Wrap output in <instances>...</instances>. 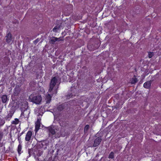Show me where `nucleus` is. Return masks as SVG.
Returning a JSON list of instances; mask_svg holds the SVG:
<instances>
[{
  "label": "nucleus",
  "mask_w": 161,
  "mask_h": 161,
  "mask_svg": "<svg viewBox=\"0 0 161 161\" xmlns=\"http://www.w3.org/2000/svg\"><path fill=\"white\" fill-rule=\"evenodd\" d=\"M60 84V80L57 77H54L51 80L48 90V92L51 94H56L58 86Z\"/></svg>",
  "instance_id": "obj_1"
},
{
  "label": "nucleus",
  "mask_w": 161,
  "mask_h": 161,
  "mask_svg": "<svg viewBox=\"0 0 161 161\" xmlns=\"http://www.w3.org/2000/svg\"><path fill=\"white\" fill-rule=\"evenodd\" d=\"M100 130L96 134L93 139V143L92 144V147H98L100 144L103 139V132Z\"/></svg>",
  "instance_id": "obj_2"
},
{
  "label": "nucleus",
  "mask_w": 161,
  "mask_h": 161,
  "mask_svg": "<svg viewBox=\"0 0 161 161\" xmlns=\"http://www.w3.org/2000/svg\"><path fill=\"white\" fill-rule=\"evenodd\" d=\"M19 104V102H13L12 103L9 104V106L10 107L12 106V107L7 116V119L8 118H10L12 117L14 113L15 109L20 107Z\"/></svg>",
  "instance_id": "obj_3"
},
{
  "label": "nucleus",
  "mask_w": 161,
  "mask_h": 161,
  "mask_svg": "<svg viewBox=\"0 0 161 161\" xmlns=\"http://www.w3.org/2000/svg\"><path fill=\"white\" fill-rule=\"evenodd\" d=\"M99 46L97 42L91 40L87 45L88 49L90 51L97 49Z\"/></svg>",
  "instance_id": "obj_4"
},
{
  "label": "nucleus",
  "mask_w": 161,
  "mask_h": 161,
  "mask_svg": "<svg viewBox=\"0 0 161 161\" xmlns=\"http://www.w3.org/2000/svg\"><path fill=\"white\" fill-rule=\"evenodd\" d=\"M31 96L29 97L31 101L36 104H39L42 101V97L40 96H34L31 98Z\"/></svg>",
  "instance_id": "obj_5"
},
{
  "label": "nucleus",
  "mask_w": 161,
  "mask_h": 161,
  "mask_svg": "<svg viewBox=\"0 0 161 161\" xmlns=\"http://www.w3.org/2000/svg\"><path fill=\"white\" fill-rule=\"evenodd\" d=\"M63 40V38L61 37L57 38L55 37H52L50 39L49 42L51 44H53L56 42L62 41Z\"/></svg>",
  "instance_id": "obj_6"
},
{
  "label": "nucleus",
  "mask_w": 161,
  "mask_h": 161,
  "mask_svg": "<svg viewBox=\"0 0 161 161\" xmlns=\"http://www.w3.org/2000/svg\"><path fill=\"white\" fill-rule=\"evenodd\" d=\"M5 37L6 38V42L8 43L11 44L13 42L14 39L12 37L11 33H8Z\"/></svg>",
  "instance_id": "obj_7"
},
{
  "label": "nucleus",
  "mask_w": 161,
  "mask_h": 161,
  "mask_svg": "<svg viewBox=\"0 0 161 161\" xmlns=\"http://www.w3.org/2000/svg\"><path fill=\"white\" fill-rule=\"evenodd\" d=\"M81 58V63L84 62L85 64H87L88 62V56L87 54H85L82 55Z\"/></svg>",
  "instance_id": "obj_8"
},
{
  "label": "nucleus",
  "mask_w": 161,
  "mask_h": 161,
  "mask_svg": "<svg viewBox=\"0 0 161 161\" xmlns=\"http://www.w3.org/2000/svg\"><path fill=\"white\" fill-rule=\"evenodd\" d=\"M90 128V126L88 125H85L84 128V133L85 136L82 137L83 139H84L87 135L88 132Z\"/></svg>",
  "instance_id": "obj_9"
},
{
  "label": "nucleus",
  "mask_w": 161,
  "mask_h": 161,
  "mask_svg": "<svg viewBox=\"0 0 161 161\" xmlns=\"http://www.w3.org/2000/svg\"><path fill=\"white\" fill-rule=\"evenodd\" d=\"M32 132L31 131H28L25 137V141H30L32 136Z\"/></svg>",
  "instance_id": "obj_10"
},
{
  "label": "nucleus",
  "mask_w": 161,
  "mask_h": 161,
  "mask_svg": "<svg viewBox=\"0 0 161 161\" xmlns=\"http://www.w3.org/2000/svg\"><path fill=\"white\" fill-rule=\"evenodd\" d=\"M40 121L39 119H37L36 122L35 123V131L36 132L39 130L40 126Z\"/></svg>",
  "instance_id": "obj_11"
},
{
  "label": "nucleus",
  "mask_w": 161,
  "mask_h": 161,
  "mask_svg": "<svg viewBox=\"0 0 161 161\" xmlns=\"http://www.w3.org/2000/svg\"><path fill=\"white\" fill-rule=\"evenodd\" d=\"M152 81L153 80H150L145 82L143 84L144 87L147 89L150 88Z\"/></svg>",
  "instance_id": "obj_12"
},
{
  "label": "nucleus",
  "mask_w": 161,
  "mask_h": 161,
  "mask_svg": "<svg viewBox=\"0 0 161 161\" xmlns=\"http://www.w3.org/2000/svg\"><path fill=\"white\" fill-rule=\"evenodd\" d=\"M137 78L136 77L135 75L134 76V77L132 78L130 80V82L131 84H136L138 81Z\"/></svg>",
  "instance_id": "obj_13"
},
{
  "label": "nucleus",
  "mask_w": 161,
  "mask_h": 161,
  "mask_svg": "<svg viewBox=\"0 0 161 161\" xmlns=\"http://www.w3.org/2000/svg\"><path fill=\"white\" fill-rule=\"evenodd\" d=\"M48 129L49 132L52 135H54L55 133L54 128L53 127H49L48 128Z\"/></svg>",
  "instance_id": "obj_14"
},
{
  "label": "nucleus",
  "mask_w": 161,
  "mask_h": 161,
  "mask_svg": "<svg viewBox=\"0 0 161 161\" xmlns=\"http://www.w3.org/2000/svg\"><path fill=\"white\" fill-rule=\"evenodd\" d=\"M1 99L2 102L3 103H6L8 100L7 98V96L6 95H3L1 97Z\"/></svg>",
  "instance_id": "obj_15"
},
{
  "label": "nucleus",
  "mask_w": 161,
  "mask_h": 161,
  "mask_svg": "<svg viewBox=\"0 0 161 161\" xmlns=\"http://www.w3.org/2000/svg\"><path fill=\"white\" fill-rule=\"evenodd\" d=\"M51 97L50 94H48L46 96V100L47 103H49L51 101Z\"/></svg>",
  "instance_id": "obj_16"
},
{
  "label": "nucleus",
  "mask_w": 161,
  "mask_h": 161,
  "mask_svg": "<svg viewBox=\"0 0 161 161\" xmlns=\"http://www.w3.org/2000/svg\"><path fill=\"white\" fill-rule=\"evenodd\" d=\"M60 26L59 25L56 26L53 29V32H56L59 30Z\"/></svg>",
  "instance_id": "obj_17"
},
{
  "label": "nucleus",
  "mask_w": 161,
  "mask_h": 161,
  "mask_svg": "<svg viewBox=\"0 0 161 161\" xmlns=\"http://www.w3.org/2000/svg\"><path fill=\"white\" fill-rule=\"evenodd\" d=\"M82 69L81 70V72H83L82 73L83 74H85V73H87V68L86 66H84L82 68Z\"/></svg>",
  "instance_id": "obj_18"
},
{
  "label": "nucleus",
  "mask_w": 161,
  "mask_h": 161,
  "mask_svg": "<svg viewBox=\"0 0 161 161\" xmlns=\"http://www.w3.org/2000/svg\"><path fill=\"white\" fill-rule=\"evenodd\" d=\"M122 108L121 105H120L119 103H117L116 105L114 107V108L116 109H119Z\"/></svg>",
  "instance_id": "obj_19"
},
{
  "label": "nucleus",
  "mask_w": 161,
  "mask_h": 161,
  "mask_svg": "<svg viewBox=\"0 0 161 161\" xmlns=\"http://www.w3.org/2000/svg\"><path fill=\"white\" fill-rule=\"evenodd\" d=\"M19 123V120L17 119H14V120L12 121V124L14 125H17Z\"/></svg>",
  "instance_id": "obj_20"
},
{
  "label": "nucleus",
  "mask_w": 161,
  "mask_h": 161,
  "mask_svg": "<svg viewBox=\"0 0 161 161\" xmlns=\"http://www.w3.org/2000/svg\"><path fill=\"white\" fill-rule=\"evenodd\" d=\"M154 55V52H148V57L149 58H152Z\"/></svg>",
  "instance_id": "obj_21"
},
{
  "label": "nucleus",
  "mask_w": 161,
  "mask_h": 161,
  "mask_svg": "<svg viewBox=\"0 0 161 161\" xmlns=\"http://www.w3.org/2000/svg\"><path fill=\"white\" fill-rule=\"evenodd\" d=\"M114 153L113 152H111L109 155L108 158H111V159L113 158H114Z\"/></svg>",
  "instance_id": "obj_22"
},
{
  "label": "nucleus",
  "mask_w": 161,
  "mask_h": 161,
  "mask_svg": "<svg viewBox=\"0 0 161 161\" xmlns=\"http://www.w3.org/2000/svg\"><path fill=\"white\" fill-rule=\"evenodd\" d=\"M22 149V146L20 144H19L18 145V153L19 154L20 153V152L21 150Z\"/></svg>",
  "instance_id": "obj_23"
},
{
  "label": "nucleus",
  "mask_w": 161,
  "mask_h": 161,
  "mask_svg": "<svg viewBox=\"0 0 161 161\" xmlns=\"http://www.w3.org/2000/svg\"><path fill=\"white\" fill-rule=\"evenodd\" d=\"M3 136V133L2 131H0V141L2 139Z\"/></svg>",
  "instance_id": "obj_24"
},
{
  "label": "nucleus",
  "mask_w": 161,
  "mask_h": 161,
  "mask_svg": "<svg viewBox=\"0 0 161 161\" xmlns=\"http://www.w3.org/2000/svg\"><path fill=\"white\" fill-rule=\"evenodd\" d=\"M84 87H85V88H84L83 87H82V90H83V91H85V89H87V88H88V86H87V85H85V86H84Z\"/></svg>",
  "instance_id": "obj_25"
},
{
  "label": "nucleus",
  "mask_w": 161,
  "mask_h": 161,
  "mask_svg": "<svg viewBox=\"0 0 161 161\" xmlns=\"http://www.w3.org/2000/svg\"><path fill=\"white\" fill-rule=\"evenodd\" d=\"M106 125V123H103V124L102 127H104V126Z\"/></svg>",
  "instance_id": "obj_26"
},
{
  "label": "nucleus",
  "mask_w": 161,
  "mask_h": 161,
  "mask_svg": "<svg viewBox=\"0 0 161 161\" xmlns=\"http://www.w3.org/2000/svg\"><path fill=\"white\" fill-rule=\"evenodd\" d=\"M99 154L98 153H97L96 156V158H97V157H99Z\"/></svg>",
  "instance_id": "obj_27"
},
{
  "label": "nucleus",
  "mask_w": 161,
  "mask_h": 161,
  "mask_svg": "<svg viewBox=\"0 0 161 161\" xmlns=\"http://www.w3.org/2000/svg\"><path fill=\"white\" fill-rule=\"evenodd\" d=\"M89 118H90V117H85V120Z\"/></svg>",
  "instance_id": "obj_28"
},
{
  "label": "nucleus",
  "mask_w": 161,
  "mask_h": 161,
  "mask_svg": "<svg viewBox=\"0 0 161 161\" xmlns=\"http://www.w3.org/2000/svg\"><path fill=\"white\" fill-rule=\"evenodd\" d=\"M38 39H36L35 41H34V42H35H35H38Z\"/></svg>",
  "instance_id": "obj_29"
},
{
  "label": "nucleus",
  "mask_w": 161,
  "mask_h": 161,
  "mask_svg": "<svg viewBox=\"0 0 161 161\" xmlns=\"http://www.w3.org/2000/svg\"><path fill=\"white\" fill-rule=\"evenodd\" d=\"M81 45L82 44H83H83H84V42H82L81 40Z\"/></svg>",
  "instance_id": "obj_30"
},
{
  "label": "nucleus",
  "mask_w": 161,
  "mask_h": 161,
  "mask_svg": "<svg viewBox=\"0 0 161 161\" xmlns=\"http://www.w3.org/2000/svg\"><path fill=\"white\" fill-rule=\"evenodd\" d=\"M111 127V126H110V125H109L108 126V127L109 128H110Z\"/></svg>",
  "instance_id": "obj_31"
},
{
  "label": "nucleus",
  "mask_w": 161,
  "mask_h": 161,
  "mask_svg": "<svg viewBox=\"0 0 161 161\" xmlns=\"http://www.w3.org/2000/svg\"><path fill=\"white\" fill-rule=\"evenodd\" d=\"M102 158H103V157H102V158H101V159L100 160H99V161H101V160L102 159Z\"/></svg>",
  "instance_id": "obj_32"
},
{
  "label": "nucleus",
  "mask_w": 161,
  "mask_h": 161,
  "mask_svg": "<svg viewBox=\"0 0 161 161\" xmlns=\"http://www.w3.org/2000/svg\"><path fill=\"white\" fill-rule=\"evenodd\" d=\"M84 29V27L83 28V29H82V28H81V29Z\"/></svg>",
  "instance_id": "obj_33"
}]
</instances>
